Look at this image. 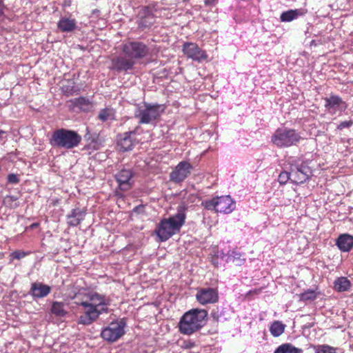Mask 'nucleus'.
<instances>
[{
	"mask_svg": "<svg viewBox=\"0 0 353 353\" xmlns=\"http://www.w3.org/2000/svg\"><path fill=\"white\" fill-rule=\"evenodd\" d=\"M74 303L82 307L78 324L89 325L96 321L101 314L109 312L110 300L103 294L94 291L79 293L74 296Z\"/></svg>",
	"mask_w": 353,
	"mask_h": 353,
	"instance_id": "nucleus-1",
	"label": "nucleus"
},
{
	"mask_svg": "<svg viewBox=\"0 0 353 353\" xmlns=\"http://www.w3.org/2000/svg\"><path fill=\"white\" fill-rule=\"evenodd\" d=\"M207 316L208 312L204 309L194 308L186 312L180 319L179 332L183 334H192L204 325Z\"/></svg>",
	"mask_w": 353,
	"mask_h": 353,
	"instance_id": "nucleus-2",
	"label": "nucleus"
},
{
	"mask_svg": "<svg viewBox=\"0 0 353 353\" xmlns=\"http://www.w3.org/2000/svg\"><path fill=\"white\" fill-rule=\"evenodd\" d=\"M81 141V137L75 131L64 128L55 130L50 139L52 145L65 149L77 147Z\"/></svg>",
	"mask_w": 353,
	"mask_h": 353,
	"instance_id": "nucleus-3",
	"label": "nucleus"
},
{
	"mask_svg": "<svg viewBox=\"0 0 353 353\" xmlns=\"http://www.w3.org/2000/svg\"><path fill=\"white\" fill-rule=\"evenodd\" d=\"M163 111L162 105L143 103L136 109L134 117L139 119V123L153 124Z\"/></svg>",
	"mask_w": 353,
	"mask_h": 353,
	"instance_id": "nucleus-4",
	"label": "nucleus"
},
{
	"mask_svg": "<svg viewBox=\"0 0 353 353\" xmlns=\"http://www.w3.org/2000/svg\"><path fill=\"white\" fill-rule=\"evenodd\" d=\"M301 139L295 130L279 128L273 134L272 142L279 148H287L297 144Z\"/></svg>",
	"mask_w": 353,
	"mask_h": 353,
	"instance_id": "nucleus-5",
	"label": "nucleus"
},
{
	"mask_svg": "<svg viewBox=\"0 0 353 353\" xmlns=\"http://www.w3.org/2000/svg\"><path fill=\"white\" fill-rule=\"evenodd\" d=\"M204 205L208 210H215V212L220 213L229 214L235 209L236 203L230 196L227 195L205 201Z\"/></svg>",
	"mask_w": 353,
	"mask_h": 353,
	"instance_id": "nucleus-6",
	"label": "nucleus"
},
{
	"mask_svg": "<svg viewBox=\"0 0 353 353\" xmlns=\"http://www.w3.org/2000/svg\"><path fill=\"white\" fill-rule=\"evenodd\" d=\"M126 323L124 319L112 321L101 331V337L109 342H114L125 334Z\"/></svg>",
	"mask_w": 353,
	"mask_h": 353,
	"instance_id": "nucleus-7",
	"label": "nucleus"
},
{
	"mask_svg": "<svg viewBox=\"0 0 353 353\" xmlns=\"http://www.w3.org/2000/svg\"><path fill=\"white\" fill-rule=\"evenodd\" d=\"M184 222H159L154 232L160 241H165L180 232Z\"/></svg>",
	"mask_w": 353,
	"mask_h": 353,
	"instance_id": "nucleus-8",
	"label": "nucleus"
},
{
	"mask_svg": "<svg viewBox=\"0 0 353 353\" xmlns=\"http://www.w3.org/2000/svg\"><path fill=\"white\" fill-rule=\"evenodd\" d=\"M123 52L132 59H141L148 53V48L145 44L141 42H128L123 46Z\"/></svg>",
	"mask_w": 353,
	"mask_h": 353,
	"instance_id": "nucleus-9",
	"label": "nucleus"
},
{
	"mask_svg": "<svg viewBox=\"0 0 353 353\" xmlns=\"http://www.w3.org/2000/svg\"><path fill=\"white\" fill-rule=\"evenodd\" d=\"M324 101L325 109L332 115L337 112L341 114L347 108L346 102L337 95L331 94L329 97L325 98Z\"/></svg>",
	"mask_w": 353,
	"mask_h": 353,
	"instance_id": "nucleus-10",
	"label": "nucleus"
},
{
	"mask_svg": "<svg viewBox=\"0 0 353 353\" xmlns=\"http://www.w3.org/2000/svg\"><path fill=\"white\" fill-rule=\"evenodd\" d=\"M183 52L188 58L195 61L201 62L208 58L205 51L194 43H185L183 45Z\"/></svg>",
	"mask_w": 353,
	"mask_h": 353,
	"instance_id": "nucleus-11",
	"label": "nucleus"
},
{
	"mask_svg": "<svg viewBox=\"0 0 353 353\" xmlns=\"http://www.w3.org/2000/svg\"><path fill=\"white\" fill-rule=\"evenodd\" d=\"M196 299L201 305L215 303L219 300L218 291L211 288H200L196 294Z\"/></svg>",
	"mask_w": 353,
	"mask_h": 353,
	"instance_id": "nucleus-12",
	"label": "nucleus"
},
{
	"mask_svg": "<svg viewBox=\"0 0 353 353\" xmlns=\"http://www.w3.org/2000/svg\"><path fill=\"white\" fill-rule=\"evenodd\" d=\"M192 166L187 161L180 162L170 173L171 181L179 183L184 181L190 174Z\"/></svg>",
	"mask_w": 353,
	"mask_h": 353,
	"instance_id": "nucleus-13",
	"label": "nucleus"
},
{
	"mask_svg": "<svg viewBox=\"0 0 353 353\" xmlns=\"http://www.w3.org/2000/svg\"><path fill=\"white\" fill-rule=\"evenodd\" d=\"M119 187L121 190H128L132 185V172L130 170L123 169L115 175Z\"/></svg>",
	"mask_w": 353,
	"mask_h": 353,
	"instance_id": "nucleus-14",
	"label": "nucleus"
},
{
	"mask_svg": "<svg viewBox=\"0 0 353 353\" xmlns=\"http://www.w3.org/2000/svg\"><path fill=\"white\" fill-rule=\"evenodd\" d=\"M311 174L308 167L301 165L291 170L292 182L295 184L303 183L306 181Z\"/></svg>",
	"mask_w": 353,
	"mask_h": 353,
	"instance_id": "nucleus-15",
	"label": "nucleus"
},
{
	"mask_svg": "<svg viewBox=\"0 0 353 353\" xmlns=\"http://www.w3.org/2000/svg\"><path fill=\"white\" fill-rule=\"evenodd\" d=\"M50 286L41 282H34L31 285L30 294L34 300L47 296L51 292Z\"/></svg>",
	"mask_w": 353,
	"mask_h": 353,
	"instance_id": "nucleus-16",
	"label": "nucleus"
},
{
	"mask_svg": "<svg viewBox=\"0 0 353 353\" xmlns=\"http://www.w3.org/2000/svg\"><path fill=\"white\" fill-rule=\"evenodd\" d=\"M135 134V131L125 132L121 135L118 139V146L120 150L125 152L131 150L136 143L135 139L132 137Z\"/></svg>",
	"mask_w": 353,
	"mask_h": 353,
	"instance_id": "nucleus-17",
	"label": "nucleus"
},
{
	"mask_svg": "<svg viewBox=\"0 0 353 353\" xmlns=\"http://www.w3.org/2000/svg\"><path fill=\"white\" fill-rule=\"evenodd\" d=\"M135 62L130 57H119L112 60V69L118 72L130 70Z\"/></svg>",
	"mask_w": 353,
	"mask_h": 353,
	"instance_id": "nucleus-18",
	"label": "nucleus"
},
{
	"mask_svg": "<svg viewBox=\"0 0 353 353\" xmlns=\"http://www.w3.org/2000/svg\"><path fill=\"white\" fill-rule=\"evenodd\" d=\"M336 245L341 251L350 252L353 248V236L348 234H341L336 239Z\"/></svg>",
	"mask_w": 353,
	"mask_h": 353,
	"instance_id": "nucleus-19",
	"label": "nucleus"
},
{
	"mask_svg": "<svg viewBox=\"0 0 353 353\" xmlns=\"http://www.w3.org/2000/svg\"><path fill=\"white\" fill-rule=\"evenodd\" d=\"M57 26L62 32H70L76 29L77 22L74 19L63 17L59 21Z\"/></svg>",
	"mask_w": 353,
	"mask_h": 353,
	"instance_id": "nucleus-20",
	"label": "nucleus"
},
{
	"mask_svg": "<svg viewBox=\"0 0 353 353\" xmlns=\"http://www.w3.org/2000/svg\"><path fill=\"white\" fill-rule=\"evenodd\" d=\"M306 10L303 9H295V10H290L285 12H283L280 17V19L283 22H290L292 20L296 19L299 16H302L305 14Z\"/></svg>",
	"mask_w": 353,
	"mask_h": 353,
	"instance_id": "nucleus-21",
	"label": "nucleus"
},
{
	"mask_svg": "<svg viewBox=\"0 0 353 353\" xmlns=\"http://www.w3.org/2000/svg\"><path fill=\"white\" fill-rule=\"evenodd\" d=\"M350 281L344 276L336 279L334 282V288L339 292H346L350 289Z\"/></svg>",
	"mask_w": 353,
	"mask_h": 353,
	"instance_id": "nucleus-22",
	"label": "nucleus"
},
{
	"mask_svg": "<svg viewBox=\"0 0 353 353\" xmlns=\"http://www.w3.org/2000/svg\"><path fill=\"white\" fill-rule=\"evenodd\" d=\"M274 353H303V350L290 343H285L276 347Z\"/></svg>",
	"mask_w": 353,
	"mask_h": 353,
	"instance_id": "nucleus-23",
	"label": "nucleus"
},
{
	"mask_svg": "<svg viewBox=\"0 0 353 353\" xmlns=\"http://www.w3.org/2000/svg\"><path fill=\"white\" fill-rule=\"evenodd\" d=\"M285 327V325L281 321H275L270 325V331L272 336L278 337L284 332Z\"/></svg>",
	"mask_w": 353,
	"mask_h": 353,
	"instance_id": "nucleus-24",
	"label": "nucleus"
},
{
	"mask_svg": "<svg viewBox=\"0 0 353 353\" xmlns=\"http://www.w3.org/2000/svg\"><path fill=\"white\" fill-rule=\"evenodd\" d=\"M51 312L55 316L60 317H63L67 314V312L64 309V303L58 301L53 302Z\"/></svg>",
	"mask_w": 353,
	"mask_h": 353,
	"instance_id": "nucleus-25",
	"label": "nucleus"
},
{
	"mask_svg": "<svg viewBox=\"0 0 353 353\" xmlns=\"http://www.w3.org/2000/svg\"><path fill=\"white\" fill-rule=\"evenodd\" d=\"M228 261L235 263L236 265H241L245 261V258L241 253L236 251H232L228 258Z\"/></svg>",
	"mask_w": 353,
	"mask_h": 353,
	"instance_id": "nucleus-26",
	"label": "nucleus"
},
{
	"mask_svg": "<svg viewBox=\"0 0 353 353\" xmlns=\"http://www.w3.org/2000/svg\"><path fill=\"white\" fill-rule=\"evenodd\" d=\"M74 104L83 111L89 110L92 105L89 100L85 97H79L75 99Z\"/></svg>",
	"mask_w": 353,
	"mask_h": 353,
	"instance_id": "nucleus-27",
	"label": "nucleus"
},
{
	"mask_svg": "<svg viewBox=\"0 0 353 353\" xmlns=\"http://www.w3.org/2000/svg\"><path fill=\"white\" fill-rule=\"evenodd\" d=\"M99 119L102 121L114 119V110L111 108H105L99 112Z\"/></svg>",
	"mask_w": 353,
	"mask_h": 353,
	"instance_id": "nucleus-28",
	"label": "nucleus"
},
{
	"mask_svg": "<svg viewBox=\"0 0 353 353\" xmlns=\"http://www.w3.org/2000/svg\"><path fill=\"white\" fill-rule=\"evenodd\" d=\"M315 353H336V349L328 345H312Z\"/></svg>",
	"mask_w": 353,
	"mask_h": 353,
	"instance_id": "nucleus-29",
	"label": "nucleus"
},
{
	"mask_svg": "<svg viewBox=\"0 0 353 353\" xmlns=\"http://www.w3.org/2000/svg\"><path fill=\"white\" fill-rule=\"evenodd\" d=\"M85 212L83 209L76 208L74 209L70 214L68 215V218H74L76 221H82L85 219Z\"/></svg>",
	"mask_w": 353,
	"mask_h": 353,
	"instance_id": "nucleus-30",
	"label": "nucleus"
},
{
	"mask_svg": "<svg viewBox=\"0 0 353 353\" xmlns=\"http://www.w3.org/2000/svg\"><path fill=\"white\" fill-rule=\"evenodd\" d=\"M317 297V294L314 290H309L300 295V299L303 301H313Z\"/></svg>",
	"mask_w": 353,
	"mask_h": 353,
	"instance_id": "nucleus-31",
	"label": "nucleus"
},
{
	"mask_svg": "<svg viewBox=\"0 0 353 353\" xmlns=\"http://www.w3.org/2000/svg\"><path fill=\"white\" fill-rule=\"evenodd\" d=\"M145 206L143 205H140L135 207L132 212H131V218L132 219H143V216H138V215H143L145 213Z\"/></svg>",
	"mask_w": 353,
	"mask_h": 353,
	"instance_id": "nucleus-32",
	"label": "nucleus"
},
{
	"mask_svg": "<svg viewBox=\"0 0 353 353\" xmlns=\"http://www.w3.org/2000/svg\"><path fill=\"white\" fill-rule=\"evenodd\" d=\"M30 252H24L22 250H14L10 254V263H12L14 259L20 260L26 256L29 255Z\"/></svg>",
	"mask_w": 353,
	"mask_h": 353,
	"instance_id": "nucleus-33",
	"label": "nucleus"
},
{
	"mask_svg": "<svg viewBox=\"0 0 353 353\" xmlns=\"http://www.w3.org/2000/svg\"><path fill=\"white\" fill-rule=\"evenodd\" d=\"M289 180L292 181L291 171L290 172H282L280 173L278 178V181L280 184H285Z\"/></svg>",
	"mask_w": 353,
	"mask_h": 353,
	"instance_id": "nucleus-34",
	"label": "nucleus"
},
{
	"mask_svg": "<svg viewBox=\"0 0 353 353\" xmlns=\"http://www.w3.org/2000/svg\"><path fill=\"white\" fill-rule=\"evenodd\" d=\"M154 22V18L152 15L148 14L145 19H142L140 25L142 27L148 28L150 27Z\"/></svg>",
	"mask_w": 353,
	"mask_h": 353,
	"instance_id": "nucleus-35",
	"label": "nucleus"
},
{
	"mask_svg": "<svg viewBox=\"0 0 353 353\" xmlns=\"http://www.w3.org/2000/svg\"><path fill=\"white\" fill-rule=\"evenodd\" d=\"M175 218L176 219V220H175L174 217H170L168 219H163L161 221H184L185 219V214L183 210H179L178 211V213L176 214Z\"/></svg>",
	"mask_w": 353,
	"mask_h": 353,
	"instance_id": "nucleus-36",
	"label": "nucleus"
},
{
	"mask_svg": "<svg viewBox=\"0 0 353 353\" xmlns=\"http://www.w3.org/2000/svg\"><path fill=\"white\" fill-rule=\"evenodd\" d=\"M353 125V121H343L341 122L338 126H337V129L339 130H341L344 128H350L351 127L352 125Z\"/></svg>",
	"mask_w": 353,
	"mask_h": 353,
	"instance_id": "nucleus-37",
	"label": "nucleus"
},
{
	"mask_svg": "<svg viewBox=\"0 0 353 353\" xmlns=\"http://www.w3.org/2000/svg\"><path fill=\"white\" fill-rule=\"evenodd\" d=\"M8 181L10 183H17L19 182L18 176L14 174H10L8 176Z\"/></svg>",
	"mask_w": 353,
	"mask_h": 353,
	"instance_id": "nucleus-38",
	"label": "nucleus"
},
{
	"mask_svg": "<svg viewBox=\"0 0 353 353\" xmlns=\"http://www.w3.org/2000/svg\"><path fill=\"white\" fill-rule=\"evenodd\" d=\"M261 290H262V288L251 290L248 292L247 296L259 294L261 292Z\"/></svg>",
	"mask_w": 353,
	"mask_h": 353,
	"instance_id": "nucleus-39",
	"label": "nucleus"
},
{
	"mask_svg": "<svg viewBox=\"0 0 353 353\" xmlns=\"http://www.w3.org/2000/svg\"><path fill=\"white\" fill-rule=\"evenodd\" d=\"M211 316L214 321H215L216 323L219 322V316L218 312H212Z\"/></svg>",
	"mask_w": 353,
	"mask_h": 353,
	"instance_id": "nucleus-40",
	"label": "nucleus"
},
{
	"mask_svg": "<svg viewBox=\"0 0 353 353\" xmlns=\"http://www.w3.org/2000/svg\"><path fill=\"white\" fill-rule=\"evenodd\" d=\"M5 5L2 0H0V17L4 14Z\"/></svg>",
	"mask_w": 353,
	"mask_h": 353,
	"instance_id": "nucleus-41",
	"label": "nucleus"
},
{
	"mask_svg": "<svg viewBox=\"0 0 353 353\" xmlns=\"http://www.w3.org/2000/svg\"><path fill=\"white\" fill-rule=\"evenodd\" d=\"M16 201H17V198H14L13 196H7L4 199V203L7 204L10 201H14V202H16Z\"/></svg>",
	"mask_w": 353,
	"mask_h": 353,
	"instance_id": "nucleus-42",
	"label": "nucleus"
},
{
	"mask_svg": "<svg viewBox=\"0 0 353 353\" xmlns=\"http://www.w3.org/2000/svg\"><path fill=\"white\" fill-rule=\"evenodd\" d=\"M39 225V222H34L32 225H30L29 228L30 229H34L38 228Z\"/></svg>",
	"mask_w": 353,
	"mask_h": 353,
	"instance_id": "nucleus-43",
	"label": "nucleus"
},
{
	"mask_svg": "<svg viewBox=\"0 0 353 353\" xmlns=\"http://www.w3.org/2000/svg\"><path fill=\"white\" fill-rule=\"evenodd\" d=\"M216 0H205V5H211L214 3Z\"/></svg>",
	"mask_w": 353,
	"mask_h": 353,
	"instance_id": "nucleus-44",
	"label": "nucleus"
},
{
	"mask_svg": "<svg viewBox=\"0 0 353 353\" xmlns=\"http://www.w3.org/2000/svg\"><path fill=\"white\" fill-rule=\"evenodd\" d=\"M79 223V221H77V222H76V223H72V224H71V225H72V226H77Z\"/></svg>",
	"mask_w": 353,
	"mask_h": 353,
	"instance_id": "nucleus-45",
	"label": "nucleus"
},
{
	"mask_svg": "<svg viewBox=\"0 0 353 353\" xmlns=\"http://www.w3.org/2000/svg\"><path fill=\"white\" fill-rule=\"evenodd\" d=\"M212 263L215 266H216L217 263H216V261H214Z\"/></svg>",
	"mask_w": 353,
	"mask_h": 353,
	"instance_id": "nucleus-46",
	"label": "nucleus"
},
{
	"mask_svg": "<svg viewBox=\"0 0 353 353\" xmlns=\"http://www.w3.org/2000/svg\"><path fill=\"white\" fill-rule=\"evenodd\" d=\"M3 133V131L0 130V134Z\"/></svg>",
	"mask_w": 353,
	"mask_h": 353,
	"instance_id": "nucleus-47",
	"label": "nucleus"
}]
</instances>
